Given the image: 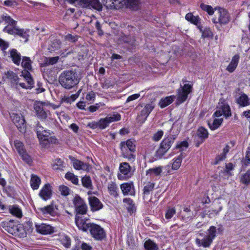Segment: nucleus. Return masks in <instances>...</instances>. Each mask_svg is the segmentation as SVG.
<instances>
[{"mask_svg": "<svg viewBox=\"0 0 250 250\" xmlns=\"http://www.w3.org/2000/svg\"><path fill=\"white\" fill-rule=\"evenodd\" d=\"M81 78V74L78 70L71 69L61 73L59 82L62 87L69 90L78 85Z\"/></svg>", "mask_w": 250, "mask_h": 250, "instance_id": "1", "label": "nucleus"}, {"mask_svg": "<svg viewBox=\"0 0 250 250\" xmlns=\"http://www.w3.org/2000/svg\"><path fill=\"white\" fill-rule=\"evenodd\" d=\"M86 220L83 223L78 222V228L83 231L89 230L92 237L98 241H102L106 237V233L104 229L99 225L87 223Z\"/></svg>", "mask_w": 250, "mask_h": 250, "instance_id": "2", "label": "nucleus"}, {"mask_svg": "<svg viewBox=\"0 0 250 250\" xmlns=\"http://www.w3.org/2000/svg\"><path fill=\"white\" fill-rule=\"evenodd\" d=\"M104 4L108 8L118 9L124 5L132 10H136L139 3V0H102Z\"/></svg>", "mask_w": 250, "mask_h": 250, "instance_id": "3", "label": "nucleus"}, {"mask_svg": "<svg viewBox=\"0 0 250 250\" xmlns=\"http://www.w3.org/2000/svg\"><path fill=\"white\" fill-rule=\"evenodd\" d=\"M73 203L76 212L75 222L78 227V222L83 223L87 219L83 218L80 215H84L87 213V206L84 200L78 195H76L73 199Z\"/></svg>", "mask_w": 250, "mask_h": 250, "instance_id": "4", "label": "nucleus"}, {"mask_svg": "<svg viewBox=\"0 0 250 250\" xmlns=\"http://www.w3.org/2000/svg\"><path fill=\"white\" fill-rule=\"evenodd\" d=\"M177 138V135L169 134L161 142L159 148L156 151L155 156L156 159H161L170 149Z\"/></svg>", "mask_w": 250, "mask_h": 250, "instance_id": "5", "label": "nucleus"}, {"mask_svg": "<svg viewBox=\"0 0 250 250\" xmlns=\"http://www.w3.org/2000/svg\"><path fill=\"white\" fill-rule=\"evenodd\" d=\"M208 234L204 236V238L200 239L197 238L195 240L196 244L199 246H202L204 248H208L212 244L213 239L216 236V229L214 226H211L208 229Z\"/></svg>", "mask_w": 250, "mask_h": 250, "instance_id": "6", "label": "nucleus"}, {"mask_svg": "<svg viewBox=\"0 0 250 250\" xmlns=\"http://www.w3.org/2000/svg\"><path fill=\"white\" fill-rule=\"evenodd\" d=\"M180 88L177 90L176 104L179 105L186 101L188 95L192 92V85L190 84H185L180 85Z\"/></svg>", "mask_w": 250, "mask_h": 250, "instance_id": "7", "label": "nucleus"}, {"mask_svg": "<svg viewBox=\"0 0 250 250\" xmlns=\"http://www.w3.org/2000/svg\"><path fill=\"white\" fill-rule=\"evenodd\" d=\"M223 115L226 118H228L231 116L230 107L225 103L224 100H222V101L219 103L217 109L214 113L213 116L219 117Z\"/></svg>", "mask_w": 250, "mask_h": 250, "instance_id": "8", "label": "nucleus"}, {"mask_svg": "<svg viewBox=\"0 0 250 250\" xmlns=\"http://www.w3.org/2000/svg\"><path fill=\"white\" fill-rule=\"evenodd\" d=\"M11 119L13 123L16 126L19 131L22 133H25L26 129V125L23 117L17 114H13L11 116Z\"/></svg>", "mask_w": 250, "mask_h": 250, "instance_id": "9", "label": "nucleus"}, {"mask_svg": "<svg viewBox=\"0 0 250 250\" xmlns=\"http://www.w3.org/2000/svg\"><path fill=\"white\" fill-rule=\"evenodd\" d=\"M78 4L83 8H93L99 11L102 9V5L99 0H79Z\"/></svg>", "mask_w": 250, "mask_h": 250, "instance_id": "10", "label": "nucleus"}, {"mask_svg": "<svg viewBox=\"0 0 250 250\" xmlns=\"http://www.w3.org/2000/svg\"><path fill=\"white\" fill-rule=\"evenodd\" d=\"M44 103L36 102L34 104V109L35 110L37 117L42 120L47 118L49 111L44 107Z\"/></svg>", "mask_w": 250, "mask_h": 250, "instance_id": "11", "label": "nucleus"}, {"mask_svg": "<svg viewBox=\"0 0 250 250\" xmlns=\"http://www.w3.org/2000/svg\"><path fill=\"white\" fill-rule=\"evenodd\" d=\"M121 120V115L119 114L113 115L112 116H107L104 118L101 119L98 121L99 128L103 129L107 127L110 123L118 121Z\"/></svg>", "mask_w": 250, "mask_h": 250, "instance_id": "12", "label": "nucleus"}, {"mask_svg": "<svg viewBox=\"0 0 250 250\" xmlns=\"http://www.w3.org/2000/svg\"><path fill=\"white\" fill-rule=\"evenodd\" d=\"M217 18L212 19L214 23L226 24L229 21V16L228 12L224 9H219L216 13Z\"/></svg>", "mask_w": 250, "mask_h": 250, "instance_id": "13", "label": "nucleus"}, {"mask_svg": "<svg viewBox=\"0 0 250 250\" xmlns=\"http://www.w3.org/2000/svg\"><path fill=\"white\" fill-rule=\"evenodd\" d=\"M35 228L36 231L42 234H52L54 231V228L46 224H38L36 223Z\"/></svg>", "mask_w": 250, "mask_h": 250, "instance_id": "14", "label": "nucleus"}, {"mask_svg": "<svg viewBox=\"0 0 250 250\" xmlns=\"http://www.w3.org/2000/svg\"><path fill=\"white\" fill-rule=\"evenodd\" d=\"M21 76L24 78L27 85L24 83H20L19 84L23 88L31 89L34 86V81L30 72L28 71H22Z\"/></svg>", "mask_w": 250, "mask_h": 250, "instance_id": "15", "label": "nucleus"}, {"mask_svg": "<svg viewBox=\"0 0 250 250\" xmlns=\"http://www.w3.org/2000/svg\"><path fill=\"white\" fill-rule=\"evenodd\" d=\"M89 204L92 211L100 210L103 208V205L100 200L95 196H90L88 198Z\"/></svg>", "mask_w": 250, "mask_h": 250, "instance_id": "16", "label": "nucleus"}, {"mask_svg": "<svg viewBox=\"0 0 250 250\" xmlns=\"http://www.w3.org/2000/svg\"><path fill=\"white\" fill-rule=\"evenodd\" d=\"M52 194L51 187L49 184H46L41 190L39 195L44 200L46 201L51 198Z\"/></svg>", "mask_w": 250, "mask_h": 250, "instance_id": "17", "label": "nucleus"}, {"mask_svg": "<svg viewBox=\"0 0 250 250\" xmlns=\"http://www.w3.org/2000/svg\"><path fill=\"white\" fill-rule=\"evenodd\" d=\"M120 148L123 152L127 149L131 152H134L136 149L135 141L134 140L128 139L126 142H122L120 143Z\"/></svg>", "mask_w": 250, "mask_h": 250, "instance_id": "18", "label": "nucleus"}, {"mask_svg": "<svg viewBox=\"0 0 250 250\" xmlns=\"http://www.w3.org/2000/svg\"><path fill=\"white\" fill-rule=\"evenodd\" d=\"M38 209L41 211L43 215L49 214L54 216L56 213V210L57 209V208L56 206L51 204L46 207L39 208Z\"/></svg>", "mask_w": 250, "mask_h": 250, "instance_id": "19", "label": "nucleus"}, {"mask_svg": "<svg viewBox=\"0 0 250 250\" xmlns=\"http://www.w3.org/2000/svg\"><path fill=\"white\" fill-rule=\"evenodd\" d=\"M73 166L74 168L77 170H83L88 171L90 168V166L88 164L77 159L74 160Z\"/></svg>", "mask_w": 250, "mask_h": 250, "instance_id": "20", "label": "nucleus"}, {"mask_svg": "<svg viewBox=\"0 0 250 250\" xmlns=\"http://www.w3.org/2000/svg\"><path fill=\"white\" fill-rule=\"evenodd\" d=\"M197 135L201 140L200 142H198V143L196 144V146L198 147L200 144H202L206 139L208 138V133L207 129H206L205 128L203 127H200L197 130Z\"/></svg>", "mask_w": 250, "mask_h": 250, "instance_id": "21", "label": "nucleus"}, {"mask_svg": "<svg viewBox=\"0 0 250 250\" xmlns=\"http://www.w3.org/2000/svg\"><path fill=\"white\" fill-rule=\"evenodd\" d=\"M239 58L240 57L238 54H236L232 57L229 64L226 68L228 72L232 73L234 71L239 63Z\"/></svg>", "mask_w": 250, "mask_h": 250, "instance_id": "22", "label": "nucleus"}, {"mask_svg": "<svg viewBox=\"0 0 250 250\" xmlns=\"http://www.w3.org/2000/svg\"><path fill=\"white\" fill-rule=\"evenodd\" d=\"M10 57L13 62L16 65H19L21 61V55L16 49H12L9 50Z\"/></svg>", "mask_w": 250, "mask_h": 250, "instance_id": "23", "label": "nucleus"}, {"mask_svg": "<svg viewBox=\"0 0 250 250\" xmlns=\"http://www.w3.org/2000/svg\"><path fill=\"white\" fill-rule=\"evenodd\" d=\"M155 107V104L151 102L150 104H146L144 108L140 112L141 116L145 117L146 119L148 117L150 112Z\"/></svg>", "mask_w": 250, "mask_h": 250, "instance_id": "24", "label": "nucleus"}, {"mask_svg": "<svg viewBox=\"0 0 250 250\" xmlns=\"http://www.w3.org/2000/svg\"><path fill=\"white\" fill-rule=\"evenodd\" d=\"M237 103L242 107L246 106L250 104V99L248 96L243 93L236 100Z\"/></svg>", "mask_w": 250, "mask_h": 250, "instance_id": "25", "label": "nucleus"}, {"mask_svg": "<svg viewBox=\"0 0 250 250\" xmlns=\"http://www.w3.org/2000/svg\"><path fill=\"white\" fill-rule=\"evenodd\" d=\"M185 19L188 21L197 26H199L201 24L200 18L198 16H194L191 13L187 14Z\"/></svg>", "mask_w": 250, "mask_h": 250, "instance_id": "26", "label": "nucleus"}, {"mask_svg": "<svg viewBox=\"0 0 250 250\" xmlns=\"http://www.w3.org/2000/svg\"><path fill=\"white\" fill-rule=\"evenodd\" d=\"M107 189L110 195L115 198L118 196V188L116 184L114 182H111L110 183H109L108 184Z\"/></svg>", "mask_w": 250, "mask_h": 250, "instance_id": "27", "label": "nucleus"}, {"mask_svg": "<svg viewBox=\"0 0 250 250\" xmlns=\"http://www.w3.org/2000/svg\"><path fill=\"white\" fill-rule=\"evenodd\" d=\"M81 182L83 187L88 189H93L92 181L89 176L85 175L84 176L82 177L81 179Z\"/></svg>", "mask_w": 250, "mask_h": 250, "instance_id": "28", "label": "nucleus"}, {"mask_svg": "<svg viewBox=\"0 0 250 250\" xmlns=\"http://www.w3.org/2000/svg\"><path fill=\"white\" fill-rule=\"evenodd\" d=\"M175 98V96H170L162 99L159 102V105L161 108H164L172 103Z\"/></svg>", "mask_w": 250, "mask_h": 250, "instance_id": "29", "label": "nucleus"}, {"mask_svg": "<svg viewBox=\"0 0 250 250\" xmlns=\"http://www.w3.org/2000/svg\"><path fill=\"white\" fill-rule=\"evenodd\" d=\"M29 30L28 29H20L18 28L17 30L15 35H17L21 38H22L24 42H27L28 40Z\"/></svg>", "mask_w": 250, "mask_h": 250, "instance_id": "30", "label": "nucleus"}, {"mask_svg": "<svg viewBox=\"0 0 250 250\" xmlns=\"http://www.w3.org/2000/svg\"><path fill=\"white\" fill-rule=\"evenodd\" d=\"M144 248L146 250H158V246L152 240L148 239L144 243Z\"/></svg>", "mask_w": 250, "mask_h": 250, "instance_id": "31", "label": "nucleus"}, {"mask_svg": "<svg viewBox=\"0 0 250 250\" xmlns=\"http://www.w3.org/2000/svg\"><path fill=\"white\" fill-rule=\"evenodd\" d=\"M41 182V179L39 177L35 175H32L30 180V184L33 189L35 190L38 189Z\"/></svg>", "mask_w": 250, "mask_h": 250, "instance_id": "32", "label": "nucleus"}, {"mask_svg": "<svg viewBox=\"0 0 250 250\" xmlns=\"http://www.w3.org/2000/svg\"><path fill=\"white\" fill-rule=\"evenodd\" d=\"M123 202L126 204V208L128 212L133 213L135 211L136 208L132 199L129 198H126L124 199Z\"/></svg>", "mask_w": 250, "mask_h": 250, "instance_id": "33", "label": "nucleus"}, {"mask_svg": "<svg viewBox=\"0 0 250 250\" xmlns=\"http://www.w3.org/2000/svg\"><path fill=\"white\" fill-rule=\"evenodd\" d=\"M31 63H32V61H31L29 57H23L22 62H21V65L25 69L24 71H28V72H29V71H31L32 70Z\"/></svg>", "mask_w": 250, "mask_h": 250, "instance_id": "34", "label": "nucleus"}, {"mask_svg": "<svg viewBox=\"0 0 250 250\" xmlns=\"http://www.w3.org/2000/svg\"><path fill=\"white\" fill-rule=\"evenodd\" d=\"M18 224H13L12 221H10L5 227V230L10 234L17 235V229Z\"/></svg>", "mask_w": 250, "mask_h": 250, "instance_id": "35", "label": "nucleus"}, {"mask_svg": "<svg viewBox=\"0 0 250 250\" xmlns=\"http://www.w3.org/2000/svg\"><path fill=\"white\" fill-rule=\"evenodd\" d=\"M133 188V184L132 183H125L121 185V189L124 195H127L131 191V188Z\"/></svg>", "mask_w": 250, "mask_h": 250, "instance_id": "36", "label": "nucleus"}, {"mask_svg": "<svg viewBox=\"0 0 250 250\" xmlns=\"http://www.w3.org/2000/svg\"><path fill=\"white\" fill-rule=\"evenodd\" d=\"M222 118L215 119L212 123H208V125L211 130H215L217 129L223 122Z\"/></svg>", "mask_w": 250, "mask_h": 250, "instance_id": "37", "label": "nucleus"}, {"mask_svg": "<svg viewBox=\"0 0 250 250\" xmlns=\"http://www.w3.org/2000/svg\"><path fill=\"white\" fill-rule=\"evenodd\" d=\"M155 184L153 183L148 182L145 186L143 189L144 198L148 195L151 191L154 189Z\"/></svg>", "mask_w": 250, "mask_h": 250, "instance_id": "38", "label": "nucleus"}, {"mask_svg": "<svg viewBox=\"0 0 250 250\" xmlns=\"http://www.w3.org/2000/svg\"><path fill=\"white\" fill-rule=\"evenodd\" d=\"M47 138L44 139L41 144L43 146H47L50 144H55L57 141V139L55 136H50L46 137Z\"/></svg>", "mask_w": 250, "mask_h": 250, "instance_id": "39", "label": "nucleus"}, {"mask_svg": "<svg viewBox=\"0 0 250 250\" xmlns=\"http://www.w3.org/2000/svg\"><path fill=\"white\" fill-rule=\"evenodd\" d=\"M5 75L8 79H9L12 83H16L18 84L19 78L18 75L12 71H8Z\"/></svg>", "mask_w": 250, "mask_h": 250, "instance_id": "40", "label": "nucleus"}, {"mask_svg": "<svg viewBox=\"0 0 250 250\" xmlns=\"http://www.w3.org/2000/svg\"><path fill=\"white\" fill-rule=\"evenodd\" d=\"M119 168L120 172L124 175H127L130 172L131 167L127 163H121Z\"/></svg>", "mask_w": 250, "mask_h": 250, "instance_id": "41", "label": "nucleus"}, {"mask_svg": "<svg viewBox=\"0 0 250 250\" xmlns=\"http://www.w3.org/2000/svg\"><path fill=\"white\" fill-rule=\"evenodd\" d=\"M162 172V167H158L155 168H149L146 171V174H154L155 176H160Z\"/></svg>", "mask_w": 250, "mask_h": 250, "instance_id": "42", "label": "nucleus"}, {"mask_svg": "<svg viewBox=\"0 0 250 250\" xmlns=\"http://www.w3.org/2000/svg\"><path fill=\"white\" fill-rule=\"evenodd\" d=\"M0 20L2 21V22L3 21H5L9 25L12 26H15L17 22L16 21L12 19L9 16L4 14L1 16Z\"/></svg>", "mask_w": 250, "mask_h": 250, "instance_id": "43", "label": "nucleus"}, {"mask_svg": "<svg viewBox=\"0 0 250 250\" xmlns=\"http://www.w3.org/2000/svg\"><path fill=\"white\" fill-rule=\"evenodd\" d=\"M65 178L71 181V182L75 185H78L79 180L78 178V176L75 175L73 173L70 172H68L66 173L65 175Z\"/></svg>", "mask_w": 250, "mask_h": 250, "instance_id": "44", "label": "nucleus"}, {"mask_svg": "<svg viewBox=\"0 0 250 250\" xmlns=\"http://www.w3.org/2000/svg\"><path fill=\"white\" fill-rule=\"evenodd\" d=\"M9 212L12 215L16 216L18 218H21L22 216V212L21 209L17 206H11L9 208Z\"/></svg>", "mask_w": 250, "mask_h": 250, "instance_id": "45", "label": "nucleus"}, {"mask_svg": "<svg viewBox=\"0 0 250 250\" xmlns=\"http://www.w3.org/2000/svg\"><path fill=\"white\" fill-rule=\"evenodd\" d=\"M63 162L61 159H57L52 164V168L54 170H63Z\"/></svg>", "mask_w": 250, "mask_h": 250, "instance_id": "46", "label": "nucleus"}, {"mask_svg": "<svg viewBox=\"0 0 250 250\" xmlns=\"http://www.w3.org/2000/svg\"><path fill=\"white\" fill-rule=\"evenodd\" d=\"M14 146L19 154H21L22 153H23L24 151H26L23 144L19 140L14 141Z\"/></svg>", "mask_w": 250, "mask_h": 250, "instance_id": "47", "label": "nucleus"}, {"mask_svg": "<svg viewBox=\"0 0 250 250\" xmlns=\"http://www.w3.org/2000/svg\"><path fill=\"white\" fill-rule=\"evenodd\" d=\"M183 159L182 153L178 156L173 162L172 165V169L174 170L178 169L181 166Z\"/></svg>", "mask_w": 250, "mask_h": 250, "instance_id": "48", "label": "nucleus"}, {"mask_svg": "<svg viewBox=\"0 0 250 250\" xmlns=\"http://www.w3.org/2000/svg\"><path fill=\"white\" fill-rule=\"evenodd\" d=\"M240 181L242 183L246 185L250 184V170H248L246 173L242 175Z\"/></svg>", "mask_w": 250, "mask_h": 250, "instance_id": "49", "label": "nucleus"}, {"mask_svg": "<svg viewBox=\"0 0 250 250\" xmlns=\"http://www.w3.org/2000/svg\"><path fill=\"white\" fill-rule=\"evenodd\" d=\"M61 243L66 248H68L71 246V240L69 237L64 235L61 238Z\"/></svg>", "mask_w": 250, "mask_h": 250, "instance_id": "50", "label": "nucleus"}, {"mask_svg": "<svg viewBox=\"0 0 250 250\" xmlns=\"http://www.w3.org/2000/svg\"><path fill=\"white\" fill-rule=\"evenodd\" d=\"M200 7L203 10L207 12L210 15H211L214 13V10L212 7L210 5L202 3L200 5Z\"/></svg>", "mask_w": 250, "mask_h": 250, "instance_id": "51", "label": "nucleus"}, {"mask_svg": "<svg viewBox=\"0 0 250 250\" xmlns=\"http://www.w3.org/2000/svg\"><path fill=\"white\" fill-rule=\"evenodd\" d=\"M184 211H185L186 213H189V214L188 216H186V215H184V216H182V218L184 220L187 221L189 219V220H190L192 218V215L193 213L191 212V210L190 209L189 207H184Z\"/></svg>", "mask_w": 250, "mask_h": 250, "instance_id": "52", "label": "nucleus"}, {"mask_svg": "<svg viewBox=\"0 0 250 250\" xmlns=\"http://www.w3.org/2000/svg\"><path fill=\"white\" fill-rule=\"evenodd\" d=\"M17 29L18 28L15 27V26L13 27H9L7 25L4 28L3 31L4 32H7L9 34L15 35Z\"/></svg>", "mask_w": 250, "mask_h": 250, "instance_id": "53", "label": "nucleus"}, {"mask_svg": "<svg viewBox=\"0 0 250 250\" xmlns=\"http://www.w3.org/2000/svg\"><path fill=\"white\" fill-rule=\"evenodd\" d=\"M176 213V210L174 208H168L166 213L165 217L167 219H171Z\"/></svg>", "mask_w": 250, "mask_h": 250, "instance_id": "54", "label": "nucleus"}, {"mask_svg": "<svg viewBox=\"0 0 250 250\" xmlns=\"http://www.w3.org/2000/svg\"><path fill=\"white\" fill-rule=\"evenodd\" d=\"M50 134V130L44 129L43 132L41 134V136H38L40 144L42 143V141L44 140V139L47 138L46 137H49Z\"/></svg>", "mask_w": 250, "mask_h": 250, "instance_id": "55", "label": "nucleus"}, {"mask_svg": "<svg viewBox=\"0 0 250 250\" xmlns=\"http://www.w3.org/2000/svg\"><path fill=\"white\" fill-rule=\"evenodd\" d=\"M79 36L77 35H73L70 34H67L65 37V40L71 42H75L78 41Z\"/></svg>", "mask_w": 250, "mask_h": 250, "instance_id": "56", "label": "nucleus"}, {"mask_svg": "<svg viewBox=\"0 0 250 250\" xmlns=\"http://www.w3.org/2000/svg\"><path fill=\"white\" fill-rule=\"evenodd\" d=\"M44 129V127L41 125L39 121H38L36 124L35 127V131L36 132L37 136H41V134L43 132Z\"/></svg>", "mask_w": 250, "mask_h": 250, "instance_id": "57", "label": "nucleus"}, {"mask_svg": "<svg viewBox=\"0 0 250 250\" xmlns=\"http://www.w3.org/2000/svg\"><path fill=\"white\" fill-rule=\"evenodd\" d=\"M21 156L22 159L27 164H30L32 162V159L30 157L26 152V151H24L23 153H22L21 154H20Z\"/></svg>", "mask_w": 250, "mask_h": 250, "instance_id": "58", "label": "nucleus"}, {"mask_svg": "<svg viewBox=\"0 0 250 250\" xmlns=\"http://www.w3.org/2000/svg\"><path fill=\"white\" fill-rule=\"evenodd\" d=\"M18 229H17V235H19L20 237H24L26 235V233L23 229V227L21 224H18Z\"/></svg>", "mask_w": 250, "mask_h": 250, "instance_id": "59", "label": "nucleus"}, {"mask_svg": "<svg viewBox=\"0 0 250 250\" xmlns=\"http://www.w3.org/2000/svg\"><path fill=\"white\" fill-rule=\"evenodd\" d=\"M188 146V144L187 141H182V142H179L176 144V146H175V149H180V151H182V147H185L187 148Z\"/></svg>", "mask_w": 250, "mask_h": 250, "instance_id": "60", "label": "nucleus"}, {"mask_svg": "<svg viewBox=\"0 0 250 250\" xmlns=\"http://www.w3.org/2000/svg\"><path fill=\"white\" fill-rule=\"evenodd\" d=\"M163 134L164 132L162 130H159L153 135V140L156 142L159 141L162 138Z\"/></svg>", "mask_w": 250, "mask_h": 250, "instance_id": "61", "label": "nucleus"}, {"mask_svg": "<svg viewBox=\"0 0 250 250\" xmlns=\"http://www.w3.org/2000/svg\"><path fill=\"white\" fill-rule=\"evenodd\" d=\"M125 42L128 43L129 46H130L131 47V48H134L136 45V41L134 37L127 38L125 41Z\"/></svg>", "mask_w": 250, "mask_h": 250, "instance_id": "62", "label": "nucleus"}, {"mask_svg": "<svg viewBox=\"0 0 250 250\" xmlns=\"http://www.w3.org/2000/svg\"><path fill=\"white\" fill-rule=\"evenodd\" d=\"M60 191L62 195L67 196L69 194V189L68 187L65 186H62L60 187Z\"/></svg>", "mask_w": 250, "mask_h": 250, "instance_id": "63", "label": "nucleus"}, {"mask_svg": "<svg viewBox=\"0 0 250 250\" xmlns=\"http://www.w3.org/2000/svg\"><path fill=\"white\" fill-rule=\"evenodd\" d=\"M59 60L58 57L50 58L46 59L45 64L46 65H52L56 63Z\"/></svg>", "mask_w": 250, "mask_h": 250, "instance_id": "64", "label": "nucleus"}]
</instances>
